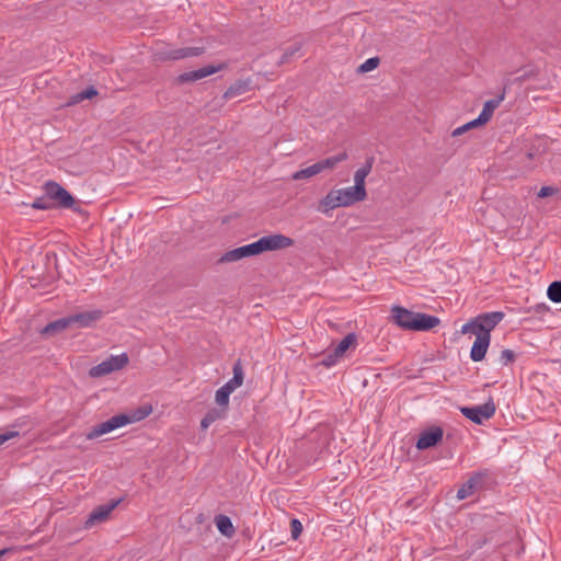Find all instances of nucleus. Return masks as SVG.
I'll return each instance as SVG.
<instances>
[{
  "instance_id": "f257e3e1",
  "label": "nucleus",
  "mask_w": 561,
  "mask_h": 561,
  "mask_svg": "<svg viewBox=\"0 0 561 561\" xmlns=\"http://www.w3.org/2000/svg\"><path fill=\"white\" fill-rule=\"evenodd\" d=\"M391 316L397 325L410 331H427L439 324L435 316L413 312L400 306L391 309Z\"/></svg>"
},
{
  "instance_id": "f03ea898",
  "label": "nucleus",
  "mask_w": 561,
  "mask_h": 561,
  "mask_svg": "<svg viewBox=\"0 0 561 561\" xmlns=\"http://www.w3.org/2000/svg\"><path fill=\"white\" fill-rule=\"evenodd\" d=\"M364 199L365 198L363 196L356 194L353 186L331 190L322 199H320L318 210L322 214H329L335 208L348 207Z\"/></svg>"
},
{
  "instance_id": "7ed1b4c3",
  "label": "nucleus",
  "mask_w": 561,
  "mask_h": 561,
  "mask_svg": "<svg viewBox=\"0 0 561 561\" xmlns=\"http://www.w3.org/2000/svg\"><path fill=\"white\" fill-rule=\"evenodd\" d=\"M504 319L502 311H492L479 314L461 327V333H480L491 335V331Z\"/></svg>"
},
{
  "instance_id": "20e7f679",
  "label": "nucleus",
  "mask_w": 561,
  "mask_h": 561,
  "mask_svg": "<svg viewBox=\"0 0 561 561\" xmlns=\"http://www.w3.org/2000/svg\"><path fill=\"white\" fill-rule=\"evenodd\" d=\"M149 412L145 413L144 415L137 417V420H140L148 415ZM136 421V417L129 416L127 414H117L112 416L105 422H102L91 428V431L87 434L88 439H95L102 435H105L114 430H117L119 427H123L127 424H130Z\"/></svg>"
},
{
  "instance_id": "39448f33",
  "label": "nucleus",
  "mask_w": 561,
  "mask_h": 561,
  "mask_svg": "<svg viewBox=\"0 0 561 561\" xmlns=\"http://www.w3.org/2000/svg\"><path fill=\"white\" fill-rule=\"evenodd\" d=\"M128 356L126 353L119 355H112L96 366L90 369V376L102 377L113 371L124 368L128 364Z\"/></svg>"
},
{
  "instance_id": "423d86ee",
  "label": "nucleus",
  "mask_w": 561,
  "mask_h": 561,
  "mask_svg": "<svg viewBox=\"0 0 561 561\" xmlns=\"http://www.w3.org/2000/svg\"><path fill=\"white\" fill-rule=\"evenodd\" d=\"M44 190L46 197L49 201L56 202L59 207L71 208L75 204V198L66 188H64L57 182L48 181L45 184Z\"/></svg>"
},
{
  "instance_id": "0eeeda50",
  "label": "nucleus",
  "mask_w": 561,
  "mask_h": 561,
  "mask_svg": "<svg viewBox=\"0 0 561 561\" xmlns=\"http://www.w3.org/2000/svg\"><path fill=\"white\" fill-rule=\"evenodd\" d=\"M495 404L490 399L481 405L461 408V413L476 424H482L484 421L491 419L495 413Z\"/></svg>"
},
{
  "instance_id": "6e6552de",
  "label": "nucleus",
  "mask_w": 561,
  "mask_h": 561,
  "mask_svg": "<svg viewBox=\"0 0 561 561\" xmlns=\"http://www.w3.org/2000/svg\"><path fill=\"white\" fill-rule=\"evenodd\" d=\"M204 47H181L171 48L158 53L159 60H180L191 57H197L204 54Z\"/></svg>"
},
{
  "instance_id": "1a4fd4ad",
  "label": "nucleus",
  "mask_w": 561,
  "mask_h": 561,
  "mask_svg": "<svg viewBox=\"0 0 561 561\" xmlns=\"http://www.w3.org/2000/svg\"><path fill=\"white\" fill-rule=\"evenodd\" d=\"M443 436L444 431L440 426H431L420 433L415 446L419 450L434 447L443 439Z\"/></svg>"
},
{
  "instance_id": "9d476101",
  "label": "nucleus",
  "mask_w": 561,
  "mask_h": 561,
  "mask_svg": "<svg viewBox=\"0 0 561 561\" xmlns=\"http://www.w3.org/2000/svg\"><path fill=\"white\" fill-rule=\"evenodd\" d=\"M262 253L264 251H274L286 249L294 244V240L284 234H270L259 239Z\"/></svg>"
},
{
  "instance_id": "9b49d317",
  "label": "nucleus",
  "mask_w": 561,
  "mask_h": 561,
  "mask_svg": "<svg viewBox=\"0 0 561 561\" xmlns=\"http://www.w3.org/2000/svg\"><path fill=\"white\" fill-rule=\"evenodd\" d=\"M224 68H225V65H222V64L218 65V66H214V65L205 66V67H202L196 70L181 73L178 77V81L180 83L197 81V80L204 79L210 75H214V73L222 70Z\"/></svg>"
},
{
  "instance_id": "f8f14e48",
  "label": "nucleus",
  "mask_w": 561,
  "mask_h": 561,
  "mask_svg": "<svg viewBox=\"0 0 561 561\" xmlns=\"http://www.w3.org/2000/svg\"><path fill=\"white\" fill-rule=\"evenodd\" d=\"M374 158L370 157L366 160L365 164L360 167L358 170H356L354 174V191L356 194H359L364 198L367 197V192L365 188V180L367 175L370 173L373 169Z\"/></svg>"
},
{
  "instance_id": "ddd939ff",
  "label": "nucleus",
  "mask_w": 561,
  "mask_h": 561,
  "mask_svg": "<svg viewBox=\"0 0 561 561\" xmlns=\"http://www.w3.org/2000/svg\"><path fill=\"white\" fill-rule=\"evenodd\" d=\"M476 335V341L470 351V358L473 362H481L486 354V351L490 345L491 335L473 333Z\"/></svg>"
},
{
  "instance_id": "4468645a",
  "label": "nucleus",
  "mask_w": 561,
  "mask_h": 561,
  "mask_svg": "<svg viewBox=\"0 0 561 561\" xmlns=\"http://www.w3.org/2000/svg\"><path fill=\"white\" fill-rule=\"evenodd\" d=\"M117 502H111L105 505H100L96 508H94L88 519L85 520V528H90L95 524L103 523L107 519L112 511L116 507Z\"/></svg>"
},
{
  "instance_id": "2eb2a0df",
  "label": "nucleus",
  "mask_w": 561,
  "mask_h": 561,
  "mask_svg": "<svg viewBox=\"0 0 561 561\" xmlns=\"http://www.w3.org/2000/svg\"><path fill=\"white\" fill-rule=\"evenodd\" d=\"M103 316L101 310H92L70 316L71 324L78 328H88Z\"/></svg>"
},
{
  "instance_id": "dca6fc26",
  "label": "nucleus",
  "mask_w": 561,
  "mask_h": 561,
  "mask_svg": "<svg viewBox=\"0 0 561 561\" xmlns=\"http://www.w3.org/2000/svg\"><path fill=\"white\" fill-rule=\"evenodd\" d=\"M504 98H505V95H504V93H502L501 95H499L495 99L488 100L484 103L480 115L477 117V122L481 123L482 125L485 124L486 122H489L493 115V112L499 107V105L504 100Z\"/></svg>"
},
{
  "instance_id": "f3484780",
  "label": "nucleus",
  "mask_w": 561,
  "mask_h": 561,
  "mask_svg": "<svg viewBox=\"0 0 561 561\" xmlns=\"http://www.w3.org/2000/svg\"><path fill=\"white\" fill-rule=\"evenodd\" d=\"M251 80H238L233 84H231L227 91L224 93V98L226 100H230L238 95H241L250 90Z\"/></svg>"
},
{
  "instance_id": "a211bd4d",
  "label": "nucleus",
  "mask_w": 561,
  "mask_h": 561,
  "mask_svg": "<svg viewBox=\"0 0 561 561\" xmlns=\"http://www.w3.org/2000/svg\"><path fill=\"white\" fill-rule=\"evenodd\" d=\"M215 525L217 529L227 538L233 537L236 529L230 517H228L227 515H217L215 517Z\"/></svg>"
},
{
  "instance_id": "6ab92c4d",
  "label": "nucleus",
  "mask_w": 561,
  "mask_h": 561,
  "mask_svg": "<svg viewBox=\"0 0 561 561\" xmlns=\"http://www.w3.org/2000/svg\"><path fill=\"white\" fill-rule=\"evenodd\" d=\"M232 371L233 377L224 385L231 393L243 383V369L239 360L233 365Z\"/></svg>"
},
{
  "instance_id": "aec40b11",
  "label": "nucleus",
  "mask_w": 561,
  "mask_h": 561,
  "mask_svg": "<svg viewBox=\"0 0 561 561\" xmlns=\"http://www.w3.org/2000/svg\"><path fill=\"white\" fill-rule=\"evenodd\" d=\"M71 320H70V316L69 317H65V318H60L56 321H53L50 323H48L43 330H42V333L43 334H54L56 332H61L64 331L65 329H67L68 327H71Z\"/></svg>"
},
{
  "instance_id": "412c9836",
  "label": "nucleus",
  "mask_w": 561,
  "mask_h": 561,
  "mask_svg": "<svg viewBox=\"0 0 561 561\" xmlns=\"http://www.w3.org/2000/svg\"><path fill=\"white\" fill-rule=\"evenodd\" d=\"M481 481V477L480 476H474V477H471L458 491H457V499L459 500H463L468 496H470L477 485L480 483Z\"/></svg>"
},
{
  "instance_id": "4be33fe9",
  "label": "nucleus",
  "mask_w": 561,
  "mask_h": 561,
  "mask_svg": "<svg viewBox=\"0 0 561 561\" xmlns=\"http://www.w3.org/2000/svg\"><path fill=\"white\" fill-rule=\"evenodd\" d=\"M322 172V167L320 162H316L312 165H309L305 169L298 170L293 174V180L299 181L304 179H309Z\"/></svg>"
},
{
  "instance_id": "5701e85b",
  "label": "nucleus",
  "mask_w": 561,
  "mask_h": 561,
  "mask_svg": "<svg viewBox=\"0 0 561 561\" xmlns=\"http://www.w3.org/2000/svg\"><path fill=\"white\" fill-rule=\"evenodd\" d=\"M347 158H348L347 153L345 151H343L336 156H332L327 159L320 160L319 162H320V165L322 167V172L325 170L334 169L340 162L345 161Z\"/></svg>"
},
{
  "instance_id": "b1692460",
  "label": "nucleus",
  "mask_w": 561,
  "mask_h": 561,
  "mask_svg": "<svg viewBox=\"0 0 561 561\" xmlns=\"http://www.w3.org/2000/svg\"><path fill=\"white\" fill-rule=\"evenodd\" d=\"M356 343V335L354 333L347 334L340 343L335 346V356H343L345 352Z\"/></svg>"
},
{
  "instance_id": "393cba45",
  "label": "nucleus",
  "mask_w": 561,
  "mask_h": 561,
  "mask_svg": "<svg viewBox=\"0 0 561 561\" xmlns=\"http://www.w3.org/2000/svg\"><path fill=\"white\" fill-rule=\"evenodd\" d=\"M231 392L228 390V387L221 386L215 394L216 403L221 407L224 410L227 409L229 404V397Z\"/></svg>"
},
{
  "instance_id": "a878e982",
  "label": "nucleus",
  "mask_w": 561,
  "mask_h": 561,
  "mask_svg": "<svg viewBox=\"0 0 561 561\" xmlns=\"http://www.w3.org/2000/svg\"><path fill=\"white\" fill-rule=\"evenodd\" d=\"M239 249L243 257L253 256L262 253L260 240L247 245L239 247Z\"/></svg>"
},
{
  "instance_id": "bb28decb",
  "label": "nucleus",
  "mask_w": 561,
  "mask_h": 561,
  "mask_svg": "<svg viewBox=\"0 0 561 561\" xmlns=\"http://www.w3.org/2000/svg\"><path fill=\"white\" fill-rule=\"evenodd\" d=\"M547 295L551 301H553L556 304H560L561 302V282H559V280L552 282L548 287Z\"/></svg>"
},
{
  "instance_id": "cd10ccee",
  "label": "nucleus",
  "mask_w": 561,
  "mask_h": 561,
  "mask_svg": "<svg viewBox=\"0 0 561 561\" xmlns=\"http://www.w3.org/2000/svg\"><path fill=\"white\" fill-rule=\"evenodd\" d=\"M243 259L242 254L240 253V249L236 248L233 250L225 252L219 259V264H226L231 262H237L239 260Z\"/></svg>"
},
{
  "instance_id": "c85d7f7f",
  "label": "nucleus",
  "mask_w": 561,
  "mask_h": 561,
  "mask_svg": "<svg viewBox=\"0 0 561 561\" xmlns=\"http://www.w3.org/2000/svg\"><path fill=\"white\" fill-rule=\"evenodd\" d=\"M95 95H98L96 89L93 87H90V88L75 94L69 104H77V103L82 102L83 100L92 99Z\"/></svg>"
},
{
  "instance_id": "c756f323",
  "label": "nucleus",
  "mask_w": 561,
  "mask_h": 561,
  "mask_svg": "<svg viewBox=\"0 0 561 561\" xmlns=\"http://www.w3.org/2000/svg\"><path fill=\"white\" fill-rule=\"evenodd\" d=\"M380 64V59L378 57H371L365 60L359 67L358 72L365 73L376 69Z\"/></svg>"
},
{
  "instance_id": "7c9ffc66",
  "label": "nucleus",
  "mask_w": 561,
  "mask_h": 561,
  "mask_svg": "<svg viewBox=\"0 0 561 561\" xmlns=\"http://www.w3.org/2000/svg\"><path fill=\"white\" fill-rule=\"evenodd\" d=\"M515 353L512 350L505 348L500 353L497 362L502 366H507L508 364L513 363L515 360Z\"/></svg>"
},
{
  "instance_id": "2f4dec72",
  "label": "nucleus",
  "mask_w": 561,
  "mask_h": 561,
  "mask_svg": "<svg viewBox=\"0 0 561 561\" xmlns=\"http://www.w3.org/2000/svg\"><path fill=\"white\" fill-rule=\"evenodd\" d=\"M482 125L481 123L477 122V118L460 126V127H457L456 129L453 130L451 133V136L453 137H457V136H460L462 135L463 133H466L467 130H469L470 128H473V127H477V126H480Z\"/></svg>"
},
{
  "instance_id": "473e14b6",
  "label": "nucleus",
  "mask_w": 561,
  "mask_h": 561,
  "mask_svg": "<svg viewBox=\"0 0 561 561\" xmlns=\"http://www.w3.org/2000/svg\"><path fill=\"white\" fill-rule=\"evenodd\" d=\"M299 50H300V45H299V44H295L294 46H291V47L287 48V49L283 53V55H282V57H280V59H279V61H278V64H280V65H282V64L287 62V61L290 59V57H293L294 55H296Z\"/></svg>"
},
{
  "instance_id": "72a5a7b5",
  "label": "nucleus",
  "mask_w": 561,
  "mask_h": 561,
  "mask_svg": "<svg viewBox=\"0 0 561 561\" xmlns=\"http://www.w3.org/2000/svg\"><path fill=\"white\" fill-rule=\"evenodd\" d=\"M32 207L34 209H42V210H46V209H50L51 208V204L49 202V199L46 197V195L44 197H38L36 198L33 203H32Z\"/></svg>"
},
{
  "instance_id": "f704fd0d",
  "label": "nucleus",
  "mask_w": 561,
  "mask_h": 561,
  "mask_svg": "<svg viewBox=\"0 0 561 561\" xmlns=\"http://www.w3.org/2000/svg\"><path fill=\"white\" fill-rule=\"evenodd\" d=\"M301 533H302L301 523L297 518L291 519V522H290L291 538L295 540L298 539V537L301 535Z\"/></svg>"
},
{
  "instance_id": "c9c22d12",
  "label": "nucleus",
  "mask_w": 561,
  "mask_h": 561,
  "mask_svg": "<svg viewBox=\"0 0 561 561\" xmlns=\"http://www.w3.org/2000/svg\"><path fill=\"white\" fill-rule=\"evenodd\" d=\"M226 410L224 409H211L209 410L205 416L210 420L211 423L216 422L217 420H220L225 416Z\"/></svg>"
},
{
  "instance_id": "e433bc0d",
  "label": "nucleus",
  "mask_w": 561,
  "mask_h": 561,
  "mask_svg": "<svg viewBox=\"0 0 561 561\" xmlns=\"http://www.w3.org/2000/svg\"><path fill=\"white\" fill-rule=\"evenodd\" d=\"M339 358H341V356H335V351H333L323 358L322 364L330 367L335 365Z\"/></svg>"
},
{
  "instance_id": "4c0bfd02",
  "label": "nucleus",
  "mask_w": 561,
  "mask_h": 561,
  "mask_svg": "<svg viewBox=\"0 0 561 561\" xmlns=\"http://www.w3.org/2000/svg\"><path fill=\"white\" fill-rule=\"evenodd\" d=\"M16 436H19V432L12 431V430L1 433L0 434V446L2 444H4L5 442H8L9 439L14 438Z\"/></svg>"
},
{
  "instance_id": "58836bf2",
  "label": "nucleus",
  "mask_w": 561,
  "mask_h": 561,
  "mask_svg": "<svg viewBox=\"0 0 561 561\" xmlns=\"http://www.w3.org/2000/svg\"><path fill=\"white\" fill-rule=\"evenodd\" d=\"M556 188L552 187V186H542L539 192H538V197L539 198H545V197H548V196H551L556 193Z\"/></svg>"
},
{
  "instance_id": "ea45409f",
  "label": "nucleus",
  "mask_w": 561,
  "mask_h": 561,
  "mask_svg": "<svg viewBox=\"0 0 561 561\" xmlns=\"http://www.w3.org/2000/svg\"><path fill=\"white\" fill-rule=\"evenodd\" d=\"M213 423L210 422V420L206 416L203 417V420L201 421V427L202 430H207Z\"/></svg>"
},
{
  "instance_id": "a19ab883",
  "label": "nucleus",
  "mask_w": 561,
  "mask_h": 561,
  "mask_svg": "<svg viewBox=\"0 0 561 561\" xmlns=\"http://www.w3.org/2000/svg\"><path fill=\"white\" fill-rule=\"evenodd\" d=\"M9 551V549L0 550V559Z\"/></svg>"
}]
</instances>
